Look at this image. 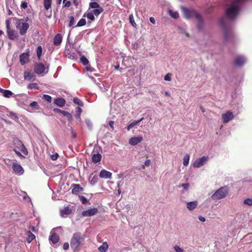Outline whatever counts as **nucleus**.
<instances>
[{
	"label": "nucleus",
	"instance_id": "nucleus-25",
	"mask_svg": "<svg viewBox=\"0 0 252 252\" xmlns=\"http://www.w3.org/2000/svg\"><path fill=\"white\" fill-rule=\"evenodd\" d=\"M101 155L99 153L93 154L92 156V161L94 163H97L99 162L101 159Z\"/></svg>",
	"mask_w": 252,
	"mask_h": 252
},
{
	"label": "nucleus",
	"instance_id": "nucleus-63",
	"mask_svg": "<svg viewBox=\"0 0 252 252\" xmlns=\"http://www.w3.org/2000/svg\"><path fill=\"white\" fill-rule=\"evenodd\" d=\"M64 4V6L68 7L70 5V2L69 1H66L64 2H63Z\"/></svg>",
	"mask_w": 252,
	"mask_h": 252
},
{
	"label": "nucleus",
	"instance_id": "nucleus-23",
	"mask_svg": "<svg viewBox=\"0 0 252 252\" xmlns=\"http://www.w3.org/2000/svg\"><path fill=\"white\" fill-rule=\"evenodd\" d=\"M62 36L61 34L58 33L57 34L54 38V44L56 46L60 45L62 42Z\"/></svg>",
	"mask_w": 252,
	"mask_h": 252
},
{
	"label": "nucleus",
	"instance_id": "nucleus-16",
	"mask_svg": "<svg viewBox=\"0 0 252 252\" xmlns=\"http://www.w3.org/2000/svg\"><path fill=\"white\" fill-rule=\"evenodd\" d=\"M195 18L197 21V26L199 30H202L204 26L203 19L200 14H195Z\"/></svg>",
	"mask_w": 252,
	"mask_h": 252
},
{
	"label": "nucleus",
	"instance_id": "nucleus-32",
	"mask_svg": "<svg viewBox=\"0 0 252 252\" xmlns=\"http://www.w3.org/2000/svg\"><path fill=\"white\" fill-rule=\"evenodd\" d=\"M27 88H28V89H31V90H32V89H37V90H38V89H39V87L37 83H32L29 84L28 85Z\"/></svg>",
	"mask_w": 252,
	"mask_h": 252
},
{
	"label": "nucleus",
	"instance_id": "nucleus-64",
	"mask_svg": "<svg viewBox=\"0 0 252 252\" xmlns=\"http://www.w3.org/2000/svg\"><path fill=\"white\" fill-rule=\"evenodd\" d=\"M198 220L201 222H204L206 220L204 217L201 216L198 217Z\"/></svg>",
	"mask_w": 252,
	"mask_h": 252
},
{
	"label": "nucleus",
	"instance_id": "nucleus-22",
	"mask_svg": "<svg viewBox=\"0 0 252 252\" xmlns=\"http://www.w3.org/2000/svg\"><path fill=\"white\" fill-rule=\"evenodd\" d=\"M54 103L60 107H62L65 104V100L62 97H59L54 100Z\"/></svg>",
	"mask_w": 252,
	"mask_h": 252
},
{
	"label": "nucleus",
	"instance_id": "nucleus-27",
	"mask_svg": "<svg viewBox=\"0 0 252 252\" xmlns=\"http://www.w3.org/2000/svg\"><path fill=\"white\" fill-rule=\"evenodd\" d=\"M144 119L143 118L140 119L137 121H134L133 122L129 124L126 127V129L127 130H129L131 128L134 127L135 126L138 125L140 122H141Z\"/></svg>",
	"mask_w": 252,
	"mask_h": 252
},
{
	"label": "nucleus",
	"instance_id": "nucleus-35",
	"mask_svg": "<svg viewBox=\"0 0 252 252\" xmlns=\"http://www.w3.org/2000/svg\"><path fill=\"white\" fill-rule=\"evenodd\" d=\"M83 16L84 17L86 16L88 19H90V20H91L92 21L94 20V13L92 12H88V13H86L84 14Z\"/></svg>",
	"mask_w": 252,
	"mask_h": 252
},
{
	"label": "nucleus",
	"instance_id": "nucleus-14",
	"mask_svg": "<svg viewBox=\"0 0 252 252\" xmlns=\"http://www.w3.org/2000/svg\"><path fill=\"white\" fill-rule=\"evenodd\" d=\"M24 78L25 80L31 82H33L36 80L35 73L28 71L24 72Z\"/></svg>",
	"mask_w": 252,
	"mask_h": 252
},
{
	"label": "nucleus",
	"instance_id": "nucleus-28",
	"mask_svg": "<svg viewBox=\"0 0 252 252\" xmlns=\"http://www.w3.org/2000/svg\"><path fill=\"white\" fill-rule=\"evenodd\" d=\"M108 248V245L107 242H103L102 244L98 248L100 252H106Z\"/></svg>",
	"mask_w": 252,
	"mask_h": 252
},
{
	"label": "nucleus",
	"instance_id": "nucleus-41",
	"mask_svg": "<svg viewBox=\"0 0 252 252\" xmlns=\"http://www.w3.org/2000/svg\"><path fill=\"white\" fill-rule=\"evenodd\" d=\"M42 99L46 100L48 102H51L52 101V97L48 94H44L42 96Z\"/></svg>",
	"mask_w": 252,
	"mask_h": 252
},
{
	"label": "nucleus",
	"instance_id": "nucleus-54",
	"mask_svg": "<svg viewBox=\"0 0 252 252\" xmlns=\"http://www.w3.org/2000/svg\"><path fill=\"white\" fill-rule=\"evenodd\" d=\"M171 74H170V73H168L165 76H164V80L165 81H171Z\"/></svg>",
	"mask_w": 252,
	"mask_h": 252
},
{
	"label": "nucleus",
	"instance_id": "nucleus-45",
	"mask_svg": "<svg viewBox=\"0 0 252 252\" xmlns=\"http://www.w3.org/2000/svg\"><path fill=\"white\" fill-rule=\"evenodd\" d=\"M64 54H65L66 56H67L68 58L71 59H74V56L70 55V51L69 49H65Z\"/></svg>",
	"mask_w": 252,
	"mask_h": 252
},
{
	"label": "nucleus",
	"instance_id": "nucleus-20",
	"mask_svg": "<svg viewBox=\"0 0 252 252\" xmlns=\"http://www.w3.org/2000/svg\"><path fill=\"white\" fill-rule=\"evenodd\" d=\"M29 54L28 53H22L20 56V62L22 65L25 64L29 61Z\"/></svg>",
	"mask_w": 252,
	"mask_h": 252
},
{
	"label": "nucleus",
	"instance_id": "nucleus-21",
	"mask_svg": "<svg viewBox=\"0 0 252 252\" xmlns=\"http://www.w3.org/2000/svg\"><path fill=\"white\" fill-rule=\"evenodd\" d=\"M112 173L105 169L101 170L99 173V177L101 178L110 179Z\"/></svg>",
	"mask_w": 252,
	"mask_h": 252
},
{
	"label": "nucleus",
	"instance_id": "nucleus-9",
	"mask_svg": "<svg viewBox=\"0 0 252 252\" xmlns=\"http://www.w3.org/2000/svg\"><path fill=\"white\" fill-rule=\"evenodd\" d=\"M208 160V157L203 156L201 158L197 159L193 163V166L194 168H199L205 164Z\"/></svg>",
	"mask_w": 252,
	"mask_h": 252
},
{
	"label": "nucleus",
	"instance_id": "nucleus-15",
	"mask_svg": "<svg viewBox=\"0 0 252 252\" xmlns=\"http://www.w3.org/2000/svg\"><path fill=\"white\" fill-rule=\"evenodd\" d=\"M98 209L96 208H91L83 211L82 215L83 217H91L97 214Z\"/></svg>",
	"mask_w": 252,
	"mask_h": 252
},
{
	"label": "nucleus",
	"instance_id": "nucleus-5",
	"mask_svg": "<svg viewBox=\"0 0 252 252\" xmlns=\"http://www.w3.org/2000/svg\"><path fill=\"white\" fill-rule=\"evenodd\" d=\"M228 193V188L224 186L217 189L211 196L213 200H220L226 197Z\"/></svg>",
	"mask_w": 252,
	"mask_h": 252
},
{
	"label": "nucleus",
	"instance_id": "nucleus-62",
	"mask_svg": "<svg viewBox=\"0 0 252 252\" xmlns=\"http://www.w3.org/2000/svg\"><path fill=\"white\" fill-rule=\"evenodd\" d=\"M114 123L113 121H110L109 122V125L112 129H114Z\"/></svg>",
	"mask_w": 252,
	"mask_h": 252
},
{
	"label": "nucleus",
	"instance_id": "nucleus-42",
	"mask_svg": "<svg viewBox=\"0 0 252 252\" xmlns=\"http://www.w3.org/2000/svg\"><path fill=\"white\" fill-rule=\"evenodd\" d=\"M90 7L95 9L100 7V6L96 2H92L90 3Z\"/></svg>",
	"mask_w": 252,
	"mask_h": 252
},
{
	"label": "nucleus",
	"instance_id": "nucleus-7",
	"mask_svg": "<svg viewBox=\"0 0 252 252\" xmlns=\"http://www.w3.org/2000/svg\"><path fill=\"white\" fill-rule=\"evenodd\" d=\"M35 72L38 74L43 76L48 72V68L46 69L44 65L41 63H37L34 67Z\"/></svg>",
	"mask_w": 252,
	"mask_h": 252
},
{
	"label": "nucleus",
	"instance_id": "nucleus-10",
	"mask_svg": "<svg viewBox=\"0 0 252 252\" xmlns=\"http://www.w3.org/2000/svg\"><path fill=\"white\" fill-rule=\"evenodd\" d=\"M73 206H64L63 209L60 210V215L62 218H66L72 213Z\"/></svg>",
	"mask_w": 252,
	"mask_h": 252
},
{
	"label": "nucleus",
	"instance_id": "nucleus-18",
	"mask_svg": "<svg viewBox=\"0 0 252 252\" xmlns=\"http://www.w3.org/2000/svg\"><path fill=\"white\" fill-rule=\"evenodd\" d=\"M14 145L24 153H28L27 150L21 141L16 139L14 141Z\"/></svg>",
	"mask_w": 252,
	"mask_h": 252
},
{
	"label": "nucleus",
	"instance_id": "nucleus-30",
	"mask_svg": "<svg viewBox=\"0 0 252 252\" xmlns=\"http://www.w3.org/2000/svg\"><path fill=\"white\" fill-rule=\"evenodd\" d=\"M0 92L5 97H10L13 94L12 92L7 90L1 89Z\"/></svg>",
	"mask_w": 252,
	"mask_h": 252
},
{
	"label": "nucleus",
	"instance_id": "nucleus-2",
	"mask_svg": "<svg viewBox=\"0 0 252 252\" xmlns=\"http://www.w3.org/2000/svg\"><path fill=\"white\" fill-rule=\"evenodd\" d=\"M220 24L222 29L223 38L225 41L232 40L235 35L231 29V26L226 18L220 20Z\"/></svg>",
	"mask_w": 252,
	"mask_h": 252
},
{
	"label": "nucleus",
	"instance_id": "nucleus-43",
	"mask_svg": "<svg viewBox=\"0 0 252 252\" xmlns=\"http://www.w3.org/2000/svg\"><path fill=\"white\" fill-rule=\"evenodd\" d=\"M244 204L248 206H252V199L247 198L244 200Z\"/></svg>",
	"mask_w": 252,
	"mask_h": 252
},
{
	"label": "nucleus",
	"instance_id": "nucleus-52",
	"mask_svg": "<svg viewBox=\"0 0 252 252\" xmlns=\"http://www.w3.org/2000/svg\"><path fill=\"white\" fill-rule=\"evenodd\" d=\"M82 111V109L80 107H78L77 108L76 115H77V117L78 118H80V114H81Z\"/></svg>",
	"mask_w": 252,
	"mask_h": 252
},
{
	"label": "nucleus",
	"instance_id": "nucleus-37",
	"mask_svg": "<svg viewBox=\"0 0 252 252\" xmlns=\"http://www.w3.org/2000/svg\"><path fill=\"white\" fill-rule=\"evenodd\" d=\"M9 116L13 120L18 121L19 120V117L17 116V114L13 112H9Z\"/></svg>",
	"mask_w": 252,
	"mask_h": 252
},
{
	"label": "nucleus",
	"instance_id": "nucleus-1",
	"mask_svg": "<svg viewBox=\"0 0 252 252\" xmlns=\"http://www.w3.org/2000/svg\"><path fill=\"white\" fill-rule=\"evenodd\" d=\"M247 0H233L228 5L225 9L226 17L230 20L234 19L239 14L244 3Z\"/></svg>",
	"mask_w": 252,
	"mask_h": 252
},
{
	"label": "nucleus",
	"instance_id": "nucleus-26",
	"mask_svg": "<svg viewBox=\"0 0 252 252\" xmlns=\"http://www.w3.org/2000/svg\"><path fill=\"white\" fill-rule=\"evenodd\" d=\"M52 0H44L43 1V5L45 9L46 10H48L50 9V12H51V4H52Z\"/></svg>",
	"mask_w": 252,
	"mask_h": 252
},
{
	"label": "nucleus",
	"instance_id": "nucleus-24",
	"mask_svg": "<svg viewBox=\"0 0 252 252\" xmlns=\"http://www.w3.org/2000/svg\"><path fill=\"white\" fill-rule=\"evenodd\" d=\"M198 202L197 201H193L188 202L187 207L189 211L193 210L197 206Z\"/></svg>",
	"mask_w": 252,
	"mask_h": 252
},
{
	"label": "nucleus",
	"instance_id": "nucleus-53",
	"mask_svg": "<svg viewBox=\"0 0 252 252\" xmlns=\"http://www.w3.org/2000/svg\"><path fill=\"white\" fill-rule=\"evenodd\" d=\"M30 106L32 107H35V108H38V104L37 103V102L36 101H32V102H31L30 104Z\"/></svg>",
	"mask_w": 252,
	"mask_h": 252
},
{
	"label": "nucleus",
	"instance_id": "nucleus-12",
	"mask_svg": "<svg viewBox=\"0 0 252 252\" xmlns=\"http://www.w3.org/2000/svg\"><path fill=\"white\" fill-rule=\"evenodd\" d=\"M233 114L230 111H227L226 113L221 115L222 122L224 124L228 123L229 121L233 120Z\"/></svg>",
	"mask_w": 252,
	"mask_h": 252
},
{
	"label": "nucleus",
	"instance_id": "nucleus-29",
	"mask_svg": "<svg viewBox=\"0 0 252 252\" xmlns=\"http://www.w3.org/2000/svg\"><path fill=\"white\" fill-rule=\"evenodd\" d=\"M49 240L52 243L55 244L58 242L59 238L56 234H52L50 236Z\"/></svg>",
	"mask_w": 252,
	"mask_h": 252
},
{
	"label": "nucleus",
	"instance_id": "nucleus-51",
	"mask_svg": "<svg viewBox=\"0 0 252 252\" xmlns=\"http://www.w3.org/2000/svg\"><path fill=\"white\" fill-rule=\"evenodd\" d=\"M80 200L81 201L82 203L84 204H85L88 201L87 198L84 196H80Z\"/></svg>",
	"mask_w": 252,
	"mask_h": 252
},
{
	"label": "nucleus",
	"instance_id": "nucleus-57",
	"mask_svg": "<svg viewBox=\"0 0 252 252\" xmlns=\"http://www.w3.org/2000/svg\"><path fill=\"white\" fill-rule=\"evenodd\" d=\"M69 243L67 242H65L63 245V249L64 250H67L69 249Z\"/></svg>",
	"mask_w": 252,
	"mask_h": 252
},
{
	"label": "nucleus",
	"instance_id": "nucleus-31",
	"mask_svg": "<svg viewBox=\"0 0 252 252\" xmlns=\"http://www.w3.org/2000/svg\"><path fill=\"white\" fill-rule=\"evenodd\" d=\"M168 14L174 19H177L179 17V13L177 11H174L170 9L168 10Z\"/></svg>",
	"mask_w": 252,
	"mask_h": 252
},
{
	"label": "nucleus",
	"instance_id": "nucleus-8",
	"mask_svg": "<svg viewBox=\"0 0 252 252\" xmlns=\"http://www.w3.org/2000/svg\"><path fill=\"white\" fill-rule=\"evenodd\" d=\"M181 9L182 10L184 17L188 19L191 18L193 16L195 17V14H198L194 10L188 9L184 6H181Z\"/></svg>",
	"mask_w": 252,
	"mask_h": 252
},
{
	"label": "nucleus",
	"instance_id": "nucleus-34",
	"mask_svg": "<svg viewBox=\"0 0 252 252\" xmlns=\"http://www.w3.org/2000/svg\"><path fill=\"white\" fill-rule=\"evenodd\" d=\"M103 11V8L101 7H100L94 9L92 12L94 13V15L95 16L99 15L102 11Z\"/></svg>",
	"mask_w": 252,
	"mask_h": 252
},
{
	"label": "nucleus",
	"instance_id": "nucleus-50",
	"mask_svg": "<svg viewBox=\"0 0 252 252\" xmlns=\"http://www.w3.org/2000/svg\"><path fill=\"white\" fill-rule=\"evenodd\" d=\"M174 249L175 252H184V250L177 245H175Z\"/></svg>",
	"mask_w": 252,
	"mask_h": 252
},
{
	"label": "nucleus",
	"instance_id": "nucleus-11",
	"mask_svg": "<svg viewBox=\"0 0 252 252\" xmlns=\"http://www.w3.org/2000/svg\"><path fill=\"white\" fill-rule=\"evenodd\" d=\"M12 168L13 170V172L18 176L23 175L24 172V170L22 166L15 162H13L12 163Z\"/></svg>",
	"mask_w": 252,
	"mask_h": 252
},
{
	"label": "nucleus",
	"instance_id": "nucleus-46",
	"mask_svg": "<svg viewBox=\"0 0 252 252\" xmlns=\"http://www.w3.org/2000/svg\"><path fill=\"white\" fill-rule=\"evenodd\" d=\"M129 22L131 23V24L132 25V26L133 27H135L136 26V24L134 21L133 16L132 14L129 16Z\"/></svg>",
	"mask_w": 252,
	"mask_h": 252
},
{
	"label": "nucleus",
	"instance_id": "nucleus-48",
	"mask_svg": "<svg viewBox=\"0 0 252 252\" xmlns=\"http://www.w3.org/2000/svg\"><path fill=\"white\" fill-rule=\"evenodd\" d=\"M85 121V123H86L87 126H88V127L90 129H91L92 127V126H93L91 121L89 119H86Z\"/></svg>",
	"mask_w": 252,
	"mask_h": 252
},
{
	"label": "nucleus",
	"instance_id": "nucleus-19",
	"mask_svg": "<svg viewBox=\"0 0 252 252\" xmlns=\"http://www.w3.org/2000/svg\"><path fill=\"white\" fill-rule=\"evenodd\" d=\"M72 193L74 194H77L83 191V188L79 184H73Z\"/></svg>",
	"mask_w": 252,
	"mask_h": 252
},
{
	"label": "nucleus",
	"instance_id": "nucleus-56",
	"mask_svg": "<svg viewBox=\"0 0 252 252\" xmlns=\"http://www.w3.org/2000/svg\"><path fill=\"white\" fill-rule=\"evenodd\" d=\"M181 187H182L185 189L187 190L189 187V183H184L181 185Z\"/></svg>",
	"mask_w": 252,
	"mask_h": 252
},
{
	"label": "nucleus",
	"instance_id": "nucleus-38",
	"mask_svg": "<svg viewBox=\"0 0 252 252\" xmlns=\"http://www.w3.org/2000/svg\"><path fill=\"white\" fill-rule=\"evenodd\" d=\"M86 24V20L84 18L81 19L78 22L77 25L75 27H82L85 25Z\"/></svg>",
	"mask_w": 252,
	"mask_h": 252
},
{
	"label": "nucleus",
	"instance_id": "nucleus-47",
	"mask_svg": "<svg viewBox=\"0 0 252 252\" xmlns=\"http://www.w3.org/2000/svg\"><path fill=\"white\" fill-rule=\"evenodd\" d=\"M35 236H34V235H33L31 232H29V237L27 239V241L29 243H30L32 240H33L34 239H35Z\"/></svg>",
	"mask_w": 252,
	"mask_h": 252
},
{
	"label": "nucleus",
	"instance_id": "nucleus-44",
	"mask_svg": "<svg viewBox=\"0 0 252 252\" xmlns=\"http://www.w3.org/2000/svg\"><path fill=\"white\" fill-rule=\"evenodd\" d=\"M62 114L66 117L68 119H71L72 118V115L68 112L63 110L62 112Z\"/></svg>",
	"mask_w": 252,
	"mask_h": 252
},
{
	"label": "nucleus",
	"instance_id": "nucleus-61",
	"mask_svg": "<svg viewBox=\"0 0 252 252\" xmlns=\"http://www.w3.org/2000/svg\"><path fill=\"white\" fill-rule=\"evenodd\" d=\"M23 198L24 200H25L26 201H31V199L28 196V195L25 193V195L23 196Z\"/></svg>",
	"mask_w": 252,
	"mask_h": 252
},
{
	"label": "nucleus",
	"instance_id": "nucleus-40",
	"mask_svg": "<svg viewBox=\"0 0 252 252\" xmlns=\"http://www.w3.org/2000/svg\"><path fill=\"white\" fill-rule=\"evenodd\" d=\"M80 61L84 65H87L89 63L88 60L85 56L81 57Z\"/></svg>",
	"mask_w": 252,
	"mask_h": 252
},
{
	"label": "nucleus",
	"instance_id": "nucleus-3",
	"mask_svg": "<svg viewBox=\"0 0 252 252\" xmlns=\"http://www.w3.org/2000/svg\"><path fill=\"white\" fill-rule=\"evenodd\" d=\"M85 235L80 232L74 233L70 240V247L73 251H77L80 249L81 246L84 243Z\"/></svg>",
	"mask_w": 252,
	"mask_h": 252
},
{
	"label": "nucleus",
	"instance_id": "nucleus-33",
	"mask_svg": "<svg viewBox=\"0 0 252 252\" xmlns=\"http://www.w3.org/2000/svg\"><path fill=\"white\" fill-rule=\"evenodd\" d=\"M189 155L186 154L183 158V165L185 166H187L189 163Z\"/></svg>",
	"mask_w": 252,
	"mask_h": 252
},
{
	"label": "nucleus",
	"instance_id": "nucleus-55",
	"mask_svg": "<svg viewBox=\"0 0 252 252\" xmlns=\"http://www.w3.org/2000/svg\"><path fill=\"white\" fill-rule=\"evenodd\" d=\"M4 162L7 165H12V163H13L12 162V161L10 159H8V158L4 159Z\"/></svg>",
	"mask_w": 252,
	"mask_h": 252
},
{
	"label": "nucleus",
	"instance_id": "nucleus-39",
	"mask_svg": "<svg viewBox=\"0 0 252 252\" xmlns=\"http://www.w3.org/2000/svg\"><path fill=\"white\" fill-rule=\"evenodd\" d=\"M42 52V48L41 46H38L36 49V54L37 56L38 57V59H40L41 54Z\"/></svg>",
	"mask_w": 252,
	"mask_h": 252
},
{
	"label": "nucleus",
	"instance_id": "nucleus-36",
	"mask_svg": "<svg viewBox=\"0 0 252 252\" xmlns=\"http://www.w3.org/2000/svg\"><path fill=\"white\" fill-rule=\"evenodd\" d=\"M73 101L75 104H77L80 106H83L84 105L83 102L78 97H74Z\"/></svg>",
	"mask_w": 252,
	"mask_h": 252
},
{
	"label": "nucleus",
	"instance_id": "nucleus-6",
	"mask_svg": "<svg viewBox=\"0 0 252 252\" xmlns=\"http://www.w3.org/2000/svg\"><path fill=\"white\" fill-rule=\"evenodd\" d=\"M6 32L8 37L11 40L17 39L18 35L16 31L14 30L11 29L10 26V22L8 20L6 21Z\"/></svg>",
	"mask_w": 252,
	"mask_h": 252
},
{
	"label": "nucleus",
	"instance_id": "nucleus-60",
	"mask_svg": "<svg viewBox=\"0 0 252 252\" xmlns=\"http://www.w3.org/2000/svg\"><path fill=\"white\" fill-rule=\"evenodd\" d=\"M180 33L184 34L186 37H189V34L183 29L181 30Z\"/></svg>",
	"mask_w": 252,
	"mask_h": 252
},
{
	"label": "nucleus",
	"instance_id": "nucleus-49",
	"mask_svg": "<svg viewBox=\"0 0 252 252\" xmlns=\"http://www.w3.org/2000/svg\"><path fill=\"white\" fill-rule=\"evenodd\" d=\"M69 19H70V21H69V23L68 24V26L69 27H71L75 24V21H74V18L73 16L69 17Z\"/></svg>",
	"mask_w": 252,
	"mask_h": 252
},
{
	"label": "nucleus",
	"instance_id": "nucleus-4",
	"mask_svg": "<svg viewBox=\"0 0 252 252\" xmlns=\"http://www.w3.org/2000/svg\"><path fill=\"white\" fill-rule=\"evenodd\" d=\"M29 19L27 17L25 19H18L16 21V27L21 35H24L29 28V24L27 23Z\"/></svg>",
	"mask_w": 252,
	"mask_h": 252
},
{
	"label": "nucleus",
	"instance_id": "nucleus-13",
	"mask_svg": "<svg viewBox=\"0 0 252 252\" xmlns=\"http://www.w3.org/2000/svg\"><path fill=\"white\" fill-rule=\"evenodd\" d=\"M247 62L246 58L243 55H238L235 59V64L238 66H241L244 65Z\"/></svg>",
	"mask_w": 252,
	"mask_h": 252
},
{
	"label": "nucleus",
	"instance_id": "nucleus-58",
	"mask_svg": "<svg viewBox=\"0 0 252 252\" xmlns=\"http://www.w3.org/2000/svg\"><path fill=\"white\" fill-rule=\"evenodd\" d=\"M21 6L24 9H26L28 7V3L26 1H22L21 3Z\"/></svg>",
	"mask_w": 252,
	"mask_h": 252
},
{
	"label": "nucleus",
	"instance_id": "nucleus-17",
	"mask_svg": "<svg viewBox=\"0 0 252 252\" xmlns=\"http://www.w3.org/2000/svg\"><path fill=\"white\" fill-rule=\"evenodd\" d=\"M142 140L143 137L141 136L132 137L129 139V144L132 146H135L141 142Z\"/></svg>",
	"mask_w": 252,
	"mask_h": 252
},
{
	"label": "nucleus",
	"instance_id": "nucleus-59",
	"mask_svg": "<svg viewBox=\"0 0 252 252\" xmlns=\"http://www.w3.org/2000/svg\"><path fill=\"white\" fill-rule=\"evenodd\" d=\"M58 156H59L58 154L57 153H56L55 154L51 155V158L52 160H55L58 158Z\"/></svg>",
	"mask_w": 252,
	"mask_h": 252
}]
</instances>
